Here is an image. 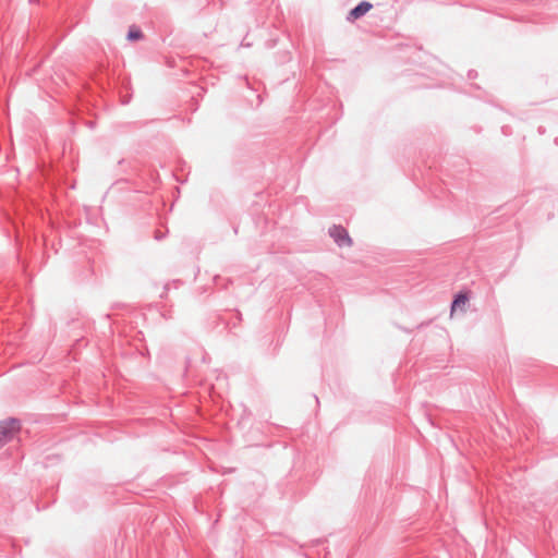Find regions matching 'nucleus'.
Returning a JSON list of instances; mask_svg holds the SVG:
<instances>
[{"label":"nucleus","mask_w":558,"mask_h":558,"mask_svg":"<svg viewBox=\"0 0 558 558\" xmlns=\"http://www.w3.org/2000/svg\"><path fill=\"white\" fill-rule=\"evenodd\" d=\"M17 421L9 418L0 422V447L8 442L19 432Z\"/></svg>","instance_id":"obj_1"},{"label":"nucleus","mask_w":558,"mask_h":558,"mask_svg":"<svg viewBox=\"0 0 558 558\" xmlns=\"http://www.w3.org/2000/svg\"><path fill=\"white\" fill-rule=\"evenodd\" d=\"M329 234L340 247H350L352 245V239L348 231L340 226L330 228Z\"/></svg>","instance_id":"obj_2"},{"label":"nucleus","mask_w":558,"mask_h":558,"mask_svg":"<svg viewBox=\"0 0 558 558\" xmlns=\"http://www.w3.org/2000/svg\"><path fill=\"white\" fill-rule=\"evenodd\" d=\"M372 7H373L372 3L367 2V1L360 2L355 8H353L349 12L348 20L354 21V20L362 17L372 9Z\"/></svg>","instance_id":"obj_3"},{"label":"nucleus","mask_w":558,"mask_h":558,"mask_svg":"<svg viewBox=\"0 0 558 558\" xmlns=\"http://www.w3.org/2000/svg\"><path fill=\"white\" fill-rule=\"evenodd\" d=\"M469 302V296L466 293H459L453 302H452V305H451V311H450V314L451 316L460 311V312H465L466 311V304Z\"/></svg>","instance_id":"obj_4"},{"label":"nucleus","mask_w":558,"mask_h":558,"mask_svg":"<svg viewBox=\"0 0 558 558\" xmlns=\"http://www.w3.org/2000/svg\"><path fill=\"white\" fill-rule=\"evenodd\" d=\"M141 37H142V32L140 29L130 28V31L128 33V38L130 40H136V39H140Z\"/></svg>","instance_id":"obj_5"}]
</instances>
